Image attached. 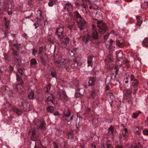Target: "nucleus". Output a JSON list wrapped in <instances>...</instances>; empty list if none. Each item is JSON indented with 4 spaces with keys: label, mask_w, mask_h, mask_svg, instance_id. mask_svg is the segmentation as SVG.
I'll use <instances>...</instances> for the list:
<instances>
[{
    "label": "nucleus",
    "mask_w": 148,
    "mask_h": 148,
    "mask_svg": "<svg viewBox=\"0 0 148 148\" xmlns=\"http://www.w3.org/2000/svg\"><path fill=\"white\" fill-rule=\"evenodd\" d=\"M9 69L11 71H12L14 69L11 66H10L9 67Z\"/></svg>",
    "instance_id": "obj_47"
},
{
    "label": "nucleus",
    "mask_w": 148,
    "mask_h": 148,
    "mask_svg": "<svg viewBox=\"0 0 148 148\" xmlns=\"http://www.w3.org/2000/svg\"><path fill=\"white\" fill-rule=\"evenodd\" d=\"M14 55L17 56L18 54L17 51H15L14 49H12Z\"/></svg>",
    "instance_id": "obj_33"
},
{
    "label": "nucleus",
    "mask_w": 148,
    "mask_h": 148,
    "mask_svg": "<svg viewBox=\"0 0 148 148\" xmlns=\"http://www.w3.org/2000/svg\"><path fill=\"white\" fill-rule=\"evenodd\" d=\"M45 122L43 121H41L39 120L36 121V124L38 128H43L44 127Z\"/></svg>",
    "instance_id": "obj_10"
},
{
    "label": "nucleus",
    "mask_w": 148,
    "mask_h": 148,
    "mask_svg": "<svg viewBox=\"0 0 148 148\" xmlns=\"http://www.w3.org/2000/svg\"><path fill=\"white\" fill-rule=\"evenodd\" d=\"M37 63V61L36 59L33 58L31 59L30 61V64L32 66H34Z\"/></svg>",
    "instance_id": "obj_25"
},
{
    "label": "nucleus",
    "mask_w": 148,
    "mask_h": 148,
    "mask_svg": "<svg viewBox=\"0 0 148 148\" xmlns=\"http://www.w3.org/2000/svg\"><path fill=\"white\" fill-rule=\"evenodd\" d=\"M96 58L92 56H90L88 58L87 63L88 66H92L93 64L95 62Z\"/></svg>",
    "instance_id": "obj_7"
},
{
    "label": "nucleus",
    "mask_w": 148,
    "mask_h": 148,
    "mask_svg": "<svg viewBox=\"0 0 148 148\" xmlns=\"http://www.w3.org/2000/svg\"><path fill=\"white\" fill-rule=\"evenodd\" d=\"M116 43H117L118 44V45L119 47H121V45L123 43V42H120L119 41V40H116Z\"/></svg>",
    "instance_id": "obj_36"
},
{
    "label": "nucleus",
    "mask_w": 148,
    "mask_h": 148,
    "mask_svg": "<svg viewBox=\"0 0 148 148\" xmlns=\"http://www.w3.org/2000/svg\"><path fill=\"white\" fill-rule=\"evenodd\" d=\"M77 50V49L76 48L74 49L73 51L72 50H69V53L70 54V55H71V53H72L73 54L71 55V56H73L75 55V53L76 52Z\"/></svg>",
    "instance_id": "obj_27"
},
{
    "label": "nucleus",
    "mask_w": 148,
    "mask_h": 148,
    "mask_svg": "<svg viewBox=\"0 0 148 148\" xmlns=\"http://www.w3.org/2000/svg\"><path fill=\"white\" fill-rule=\"evenodd\" d=\"M139 113H133L132 115V117L134 118H136L138 116Z\"/></svg>",
    "instance_id": "obj_32"
},
{
    "label": "nucleus",
    "mask_w": 148,
    "mask_h": 148,
    "mask_svg": "<svg viewBox=\"0 0 148 148\" xmlns=\"http://www.w3.org/2000/svg\"><path fill=\"white\" fill-rule=\"evenodd\" d=\"M12 36H14H14H15V35L14 34H12Z\"/></svg>",
    "instance_id": "obj_60"
},
{
    "label": "nucleus",
    "mask_w": 148,
    "mask_h": 148,
    "mask_svg": "<svg viewBox=\"0 0 148 148\" xmlns=\"http://www.w3.org/2000/svg\"><path fill=\"white\" fill-rule=\"evenodd\" d=\"M113 42V40L111 39L110 40V44H111V43L112 42Z\"/></svg>",
    "instance_id": "obj_56"
},
{
    "label": "nucleus",
    "mask_w": 148,
    "mask_h": 148,
    "mask_svg": "<svg viewBox=\"0 0 148 148\" xmlns=\"http://www.w3.org/2000/svg\"><path fill=\"white\" fill-rule=\"evenodd\" d=\"M64 31L63 25H60L56 30V33L58 37V43L62 47H65L67 43L69 42V38L66 36H62Z\"/></svg>",
    "instance_id": "obj_1"
},
{
    "label": "nucleus",
    "mask_w": 148,
    "mask_h": 148,
    "mask_svg": "<svg viewBox=\"0 0 148 148\" xmlns=\"http://www.w3.org/2000/svg\"><path fill=\"white\" fill-rule=\"evenodd\" d=\"M9 21L8 20H6V18H5V25L6 28V29L8 28V26L9 25Z\"/></svg>",
    "instance_id": "obj_30"
},
{
    "label": "nucleus",
    "mask_w": 148,
    "mask_h": 148,
    "mask_svg": "<svg viewBox=\"0 0 148 148\" xmlns=\"http://www.w3.org/2000/svg\"><path fill=\"white\" fill-rule=\"evenodd\" d=\"M143 134L146 135H148V130H143Z\"/></svg>",
    "instance_id": "obj_39"
},
{
    "label": "nucleus",
    "mask_w": 148,
    "mask_h": 148,
    "mask_svg": "<svg viewBox=\"0 0 148 148\" xmlns=\"http://www.w3.org/2000/svg\"><path fill=\"white\" fill-rule=\"evenodd\" d=\"M42 51V47H40L39 49V51L38 52L35 49H34L33 50L32 54L34 56H36L37 54L39 55L41 53Z\"/></svg>",
    "instance_id": "obj_11"
},
{
    "label": "nucleus",
    "mask_w": 148,
    "mask_h": 148,
    "mask_svg": "<svg viewBox=\"0 0 148 148\" xmlns=\"http://www.w3.org/2000/svg\"><path fill=\"white\" fill-rule=\"evenodd\" d=\"M132 86L133 87L134 92L133 93L135 94L136 91L137 90V86L138 84V82L136 79H134V82L132 83Z\"/></svg>",
    "instance_id": "obj_9"
},
{
    "label": "nucleus",
    "mask_w": 148,
    "mask_h": 148,
    "mask_svg": "<svg viewBox=\"0 0 148 148\" xmlns=\"http://www.w3.org/2000/svg\"><path fill=\"white\" fill-rule=\"evenodd\" d=\"M97 25L99 28V32L101 34H103L107 31V27L106 24L102 21H99L97 22Z\"/></svg>",
    "instance_id": "obj_5"
},
{
    "label": "nucleus",
    "mask_w": 148,
    "mask_h": 148,
    "mask_svg": "<svg viewBox=\"0 0 148 148\" xmlns=\"http://www.w3.org/2000/svg\"><path fill=\"white\" fill-rule=\"evenodd\" d=\"M98 91L97 90H93L91 93L90 97L93 99L95 97V96L97 95Z\"/></svg>",
    "instance_id": "obj_17"
},
{
    "label": "nucleus",
    "mask_w": 148,
    "mask_h": 148,
    "mask_svg": "<svg viewBox=\"0 0 148 148\" xmlns=\"http://www.w3.org/2000/svg\"><path fill=\"white\" fill-rule=\"evenodd\" d=\"M74 65L73 64V66L76 67L77 65V61H74Z\"/></svg>",
    "instance_id": "obj_41"
},
{
    "label": "nucleus",
    "mask_w": 148,
    "mask_h": 148,
    "mask_svg": "<svg viewBox=\"0 0 148 148\" xmlns=\"http://www.w3.org/2000/svg\"><path fill=\"white\" fill-rule=\"evenodd\" d=\"M93 30H92V36L89 34L85 36L83 40L85 42H87L89 40H91L93 39H96L98 38V34L96 31L95 30V27L92 25V27Z\"/></svg>",
    "instance_id": "obj_3"
},
{
    "label": "nucleus",
    "mask_w": 148,
    "mask_h": 148,
    "mask_svg": "<svg viewBox=\"0 0 148 148\" xmlns=\"http://www.w3.org/2000/svg\"><path fill=\"white\" fill-rule=\"evenodd\" d=\"M35 130H33L32 132V137L33 138L35 137Z\"/></svg>",
    "instance_id": "obj_40"
},
{
    "label": "nucleus",
    "mask_w": 148,
    "mask_h": 148,
    "mask_svg": "<svg viewBox=\"0 0 148 148\" xmlns=\"http://www.w3.org/2000/svg\"><path fill=\"white\" fill-rule=\"evenodd\" d=\"M13 111L17 114L19 115L21 113V111L16 108H14L13 109Z\"/></svg>",
    "instance_id": "obj_19"
},
{
    "label": "nucleus",
    "mask_w": 148,
    "mask_h": 148,
    "mask_svg": "<svg viewBox=\"0 0 148 148\" xmlns=\"http://www.w3.org/2000/svg\"><path fill=\"white\" fill-rule=\"evenodd\" d=\"M127 130L126 128L124 129L123 131L122 132L123 135V136L126 137L127 136Z\"/></svg>",
    "instance_id": "obj_31"
},
{
    "label": "nucleus",
    "mask_w": 148,
    "mask_h": 148,
    "mask_svg": "<svg viewBox=\"0 0 148 148\" xmlns=\"http://www.w3.org/2000/svg\"><path fill=\"white\" fill-rule=\"evenodd\" d=\"M146 123L148 125V117L147 118V119L146 121Z\"/></svg>",
    "instance_id": "obj_54"
},
{
    "label": "nucleus",
    "mask_w": 148,
    "mask_h": 148,
    "mask_svg": "<svg viewBox=\"0 0 148 148\" xmlns=\"http://www.w3.org/2000/svg\"><path fill=\"white\" fill-rule=\"evenodd\" d=\"M42 12L41 10L38 9V10L36 11V14L38 17L36 18V19L38 21L42 20L44 19V18L42 16Z\"/></svg>",
    "instance_id": "obj_8"
},
{
    "label": "nucleus",
    "mask_w": 148,
    "mask_h": 148,
    "mask_svg": "<svg viewBox=\"0 0 148 148\" xmlns=\"http://www.w3.org/2000/svg\"><path fill=\"white\" fill-rule=\"evenodd\" d=\"M15 89L16 90H18V88L17 87H16L15 88Z\"/></svg>",
    "instance_id": "obj_64"
},
{
    "label": "nucleus",
    "mask_w": 148,
    "mask_h": 148,
    "mask_svg": "<svg viewBox=\"0 0 148 148\" xmlns=\"http://www.w3.org/2000/svg\"><path fill=\"white\" fill-rule=\"evenodd\" d=\"M125 1L128 2H131L133 0H125Z\"/></svg>",
    "instance_id": "obj_53"
},
{
    "label": "nucleus",
    "mask_w": 148,
    "mask_h": 148,
    "mask_svg": "<svg viewBox=\"0 0 148 148\" xmlns=\"http://www.w3.org/2000/svg\"><path fill=\"white\" fill-rule=\"evenodd\" d=\"M134 75H131L130 76V79H131V81H134Z\"/></svg>",
    "instance_id": "obj_43"
},
{
    "label": "nucleus",
    "mask_w": 148,
    "mask_h": 148,
    "mask_svg": "<svg viewBox=\"0 0 148 148\" xmlns=\"http://www.w3.org/2000/svg\"><path fill=\"white\" fill-rule=\"evenodd\" d=\"M67 123H68L70 121L69 120V121H68L67 120H66Z\"/></svg>",
    "instance_id": "obj_61"
},
{
    "label": "nucleus",
    "mask_w": 148,
    "mask_h": 148,
    "mask_svg": "<svg viewBox=\"0 0 148 148\" xmlns=\"http://www.w3.org/2000/svg\"><path fill=\"white\" fill-rule=\"evenodd\" d=\"M133 131L136 134L140 135L141 134V130L138 128L136 127L134 128Z\"/></svg>",
    "instance_id": "obj_16"
},
{
    "label": "nucleus",
    "mask_w": 148,
    "mask_h": 148,
    "mask_svg": "<svg viewBox=\"0 0 148 148\" xmlns=\"http://www.w3.org/2000/svg\"><path fill=\"white\" fill-rule=\"evenodd\" d=\"M95 81V79L94 78H90L88 81V84L89 86H91L94 84Z\"/></svg>",
    "instance_id": "obj_20"
},
{
    "label": "nucleus",
    "mask_w": 148,
    "mask_h": 148,
    "mask_svg": "<svg viewBox=\"0 0 148 148\" xmlns=\"http://www.w3.org/2000/svg\"><path fill=\"white\" fill-rule=\"evenodd\" d=\"M81 89H78L77 91L75 93V97L76 98H77L78 97L81 98L82 96V93H81L79 92L80 90Z\"/></svg>",
    "instance_id": "obj_15"
},
{
    "label": "nucleus",
    "mask_w": 148,
    "mask_h": 148,
    "mask_svg": "<svg viewBox=\"0 0 148 148\" xmlns=\"http://www.w3.org/2000/svg\"><path fill=\"white\" fill-rule=\"evenodd\" d=\"M110 52H112L114 51L115 50V47L113 46L111 44H110L109 45L108 47Z\"/></svg>",
    "instance_id": "obj_23"
},
{
    "label": "nucleus",
    "mask_w": 148,
    "mask_h": 148,
    "mask_svg": "<svg viewBox=\"0 0 148 148\" xmlns=\"http://www.w3.org/2000/svg\"><path fill=\"white\" fill-rule=\"evenodd\" d=\"M51 75L53 77H56V73L55 71L51 72Z\"/></svg>",
    "instance_id": "obj_37"
},
{
    "label": "nucleus",
    "mask_w": 148,
    "mask_h": 148,
    "mask_svg": "<svg viewBox=\"0 0 148 148\" xmlns=\"http://www.w3.org/2000/svg\"><path fill=\"white\" fill-rule=\"evenodd\" d=\"M136 18L137 20L136 25L138 26H140L142 23V18L140 16L136 17Z\"/></svg>",
    "instance_id": "obj_14"
},
{
    "label": "nucleus",
    "mask_w": 148,
    "mask_h": 148,
    "mask_svg": "<svg viewBox=\"0 0 148 148\" xmlns=\"http://www.w3.org/2000/svg\"><path fill=\"white\" fill-rule=\"evenodd\" d=\"M143 46L146 48L148 47V38H145L143 41Z\"/></svg>",
    "instance_id": "obj_22"
},
{
    "label": "nucleus",
    "mask_w": 148,
    "mask_h": 148,
    "mask_svg": "<svg viewBox=\"0 0 148 148\" xmlns=\"http://www.w3.org/2000/svg\"><path fill=\"white\" fill-rule=\"evenodd\" d=\"M16 80L17 81L21 83L22 82V80L21 79L20 77H19L18 75H16Z\"/></svg>",
    "instance_id": "obj_35"
},
{
    "label": "nucleus",
    "mask_w": 148,
    "mask_h": 148,
    "mask_svg": "<svg viewBox=\"0 0 148 148\" xmlns=\"http://www.w3.org/2000/svg\"><path fill=\"white\" fill-rule=\"evenodd\" d=\"M73 119V116H72L71 117V119L72 120Z\"/></svg>",
    "instance_id": "obj_63"
},
{
    "label": "nucleus",
    "mask_w": 148,
    "mask_h": 148,
    "mask_svg": "<svg viewBox=\"0 0 148 148\" xmlns=\"http://www.w3.org/2000/svg\"><path fill=\"white\" fill-rule=\"evenodd\" d=\"M54 148H58V146L56 144H55L54 146Z\"/></svg>",
    "instance_id": "obj_51"
},
{
    "label": "nucleus",
    "mask_w": 148,
    "mask_h": 148,
    "mask_svg": "<svg viewBox=\"0 0 148 148\" xmlns=\"http://www.w3.org/2000/svg\"><path fill=\"white\" fill-rule=\"evenodd\" d=\"M82 5L85 9H86V6L84 4Z\"/></svg>",
    "instance_id": "obj_57"
},
{
    "label": "nucleus",
    "mask_w": 148,
    "mask_h": 148,
    "mask_svg": "<svg viewBox=\"0 0 148 148\" xmlns=\"http://www.w3.org/2000/svg\"><path fill=\"white\" fill-rule=\"evenodd\" d=\"M73 132V131H71L70 132V134H69V135L71 136V134Z\"/></svg>",
    "instance_id": "obj_59"
},
{
    "label": "nucleus",
    "mask_w": 148,
    "mask_h": 148,
    "mask_svg": "<svg viewBox=\"0 0 148 148\" xmlns=\"http://www.w3.org/2000/svg\"><path fill=\"white\" fill-rule=\"evenodd\" d=\"M54 99V97L52 94H50L47 97V101H51L52 103H53V100Z\"/></svg>",
    "instance_id": "obj_13"
},
{
    "label": "nucleus",
    "mask_w": 148,
    "mask_h": 148,
    "mask_svg": "<svg viewBox=\"0 0 148 148\" xmlns=\"http://www.w3.org/2000/svg\"><path fill=\"white\" fill-rule=\"evenodd\" d=\"M56 66L60 68H64L68 66L71 64V62L68 60H62L55 62Z\"/></svg>",
    "instance_id": "obj_4"
},
{
    "label": "nucleus",
    "mask_w": 148,
    "mask_h": 148,
    "mask_svg": "<svg viewBox=\"0 0 148 148\" xmlns=\"http://www.w3.org/2000/svg\"><path fill=\"white\" fill-rule=\"evenodd\" d=\"M140 113H141V112L140 111H139L138 112H137V113H139V114Z\"/></svg>",
    "instance_id": "obj_62"
},
{
    "label": "nucleus",
    "mask_w": 148,
    "mask_h": 148,
    "mask_svg": "<svg viewBox=\"0 0 148 148\" xmlns=\"http://www.w3.org/2000/svg\"><path fill=\"white\" fill-rule=\"evenodd\" d=\"M124 81H125V84H127L129 82V81L128 80H126V81L124 80Z\"/></svg>",
    "instance_id": "obj_52"
},
{
    "label": "nucleus",
    "mask_w": 148,
    "mask_h": 148,
    "mask_svg": "<svg viewBox=\"0 0 148 148\" xmlns=\"http://www.w3.org/2000/svg\"><path fill=\"white\" fill-rule=\"evenodd\" d=\"M34 25L35 27V29H36L39 26V25L38 23H34Z\"/></svg>",
    "instance_id": "obj_42"
},
{
    "label": "nucleus",
    "mask_w": 148,
    "mask_h": 148,
    "mask_svg": "<svg viewBox=\"0 0 148 148\" xmlns=\"http://www.w3.org/2000/svg\"><path fill=\"white\" fill-rule=\"evenodd\" d=\"M51 87V86L50 84L48 85L47 87V92H49V91L50 90V88Z\"/></svg>",
    "instance_id": "obj_38"
},
{
    "label": "nucleus",
    "mask_w": 148,
    "mask_h": 148,
    "mask_svg": "<svg viewBox=\"0 0 148 148\" xmlns=\"http://www.w3.org/2000/svg\"><path fill=\"white\" fill-rule=\"evenodd\" d=\"M34 96V92L31 91L28 95V97L30 99H32L33 98Z\"/></svg>",
    "instance_id": "obj_26"
},
{
    "label": "nucleus",
    "mask_w": 148,
    "mask_h": 148,
    "mask_svg": "<svg viewBox=\"0 0 148 148\" xmlns=\"http://www.w3.org/2000/svg\"><path fill=\"white\" fill-rule=\"evenodd\" d=\"M114 131V127L112 126H111L109 128L108 131V134L110 135L113 134Z\"/></svg>",
    "instance_id": "obj_21"
},
{
    "label": "nucleus",
    "mask_w": 148,
    "mask_h": 148,
    "mask_svg": "<svg viewBox=\"0 0 148 148\" xmlns=\"http://www.w3.org/2000/svg\"><path fill=\"white\" fill-rule=\"evenodd\" d=\"M107 148H113L112 146L110 144H107Z\"/></svg>",
    "instance_id": "obj_45"
},
{
    "label": "nucleus",
    "mask_w": 148,
    "mask_h": 148,
    "mask_svg": "<svg viewBox=\"0 0 148 148\" xmlns=\"http://www.w3.org/2000/svg\"><path fill=\"white\" fill-rule=\"evenodd\" d=\"M70 114L71 112L69 110L68 108L66 109L64 112V115L66 117H67L70 115Z\"/></svg>",
    "instance_id": "obj_18"
},
{
    "label": "nucleus",
    "mask_w": 148,
    "mask_h": 148,
    "mask_svg": "<svg viewBox=\"0 0 148 148\" xmlns=\"http://www.w3.org/2000/svg\"><path fill=\"white\" fill-rule=\"evenodd\" d=\"M54 108L53 106H49L47 108V112H52L54 110Z\"/></svg>",
    "instance_id": "obj_28"
},
{
    "label": "nucleus",
    "mask_w": 148,
    "mask_h": 148,
    "mask_svg": "<svg viewBox=\"0 0 148 148\" xmlns=\"http://www.w3.org/2000/svg\"><path fill=\"white\" fill-rule=\"evenodd\" d=\"M129 79V78L128 77H127L125 78L124 79V80H128Z\"/></svg>",
    "instance_id": "obj_55"
},
{
    "label": "nucleus",
    "mask_w": 148,
    "mask_h": 148,
    "mask_svg": "<svg viewBox=\"0 0 148 148\" xmlns=\"http://www.w3.org/2000/svg\"><path fill=\"white\" fill-rule=\"evenodd\" d=\"M109 36L108 34H107L104 36V39L105 40H106L108 38Z\"/></svg>",
    "instance_id": "obj_44"
},
{
    "label": "nucleus",
    "mask_w": 148,
    "mask_h": 148,
    "mask_svg": "<svg viewBox=\"0 0 148 148\" xmlns=\"http://www.w3.org/2000/svg\"><path fill=\"white\" fill-rule=\"evenodd\" d=\"M92 148H96V147L95 146H94L93 147V145H92Z\"/></svg>",
    "instance_id": "obj_58"
},
{
    "label": "nucleus",
    "mask_w": 148,
    "mask_h": 148,
    "mask_svg": "<svg viewBox=\"0 0 148 148\" xmlns=\"http://www.w3.org/2000/svg\"><path fill=\"white\" fill-rule=\"evenodd\" d=\"M90 111V109L88 108H86L85 112L87 113L89 112Z\"/></svg>",
    "instance_id": "obj_48"
},
{
    "label": "nucleus",
    "mask_w": 148,
    "mask_h": 148,
    "mask_svg": "<svg viewBox=\"0 0 148 148\" xmlns=\"http://www.w3.org/2000/svg\"><path fill=\"white\" fill-rule=\"evenodd\" d=\"M54 114L56 116H58L60 115V114L59 112H55V113Z\"/></svg>",
    "instance_id": "obj_46"
},
{
    "label": "nucleus",
    "mask_w": 148,
    "mask_h": 148,
    "mask_svg": "<svg viewBox=\"0 0 148 148\" xmlns=\"http://www.w3.org/2000/svg\"><path fill=\"white\" fill-rule=\"evenodd\" d=\"M59 97L60 99L64 102L68 100V97L66 96L65 92L63 90L59 92Z\"/></svg>",
    "instance_id": "obj_6"
},
{
    "label": "nucleus",
    "mask_w": 148,
    "mask_h": 148,
    "mask_svg": "<svg viewBox=\"0 0 148 148\" xmlns=\"http://www.w3.org/2000/svg\"><path fill=\"white\" fill-rule=\"evenodd\" d=\"M125 92H126L125 95L127 96L131 95L132 93V91L130 89H127L125 90Z\"/></svg>",
    "instance_id": "obj_24"
},
{
    "label": "nucleus",
    "mask_w": 148,
    "mask_h": 148,
    "mask_svg": "<svg viewBox=\"0 0 148 148\" xmlns=\"http://www.w3.org/2000/svg\"><path fill=\"white\" fill-rule=\"evenodd\" d=\"M73 6L72 4L70 3H67L65 4V6L64 7V9L66 10H70L71 9H72Z\"/></svg>",
    "instance_id": "obj_12"
},
{
    "label": "nucleus",
    "mask_w": 148,
    "mask_h": 148,
    "mask_svg": "<svg viewBox=\"0 0 148 148\" xmlns=\"http://www.w3.org/2000/svg\"><path fill=\"white\" fill-rule=\"evenodd\" d=\"M54 3V2L51 0L48 3L49 6L51 7L53 6Z\"/></svg>",
    "instance_id": "obj_34"
},
{
    "label": "nucleus",
    "mask_w": 148,
    "mask_h": 148,
    "mask_svg": "<svg viewBox=\"0 0 148 148\" xmlns=\"http://www.w3.org/2000/svg\"><path fill=\"white\" fill-rule=\"evenodd\" d=\"M108 96L112 100L114 98L113 94L112 92H108L107 94Z\"/></svg>",
    "instance_id": "obj_29"
},
{
    "label": "nucleus",
    "mask_w": 148,
    "mask_h": 148,
    "mask_svg": "<svg viewBox=\"0 0 148 148\" xmlns=\"http://www.w3.org/2000/svg\"><path fill=\"white\" fill-rule=\"evenodd\" d=\"M116 148H123L121 146H120L119 145H117L116 147Z\"/></svg>",
    "instance_id": "obj_50"
},
{
    "label": "nucleus",
    "mask_w": 148,
    "mask_h": 148,
    "mask_svg": "<svg viewBox=\"0 0 148 148\" xmlns=\"http://www.w3.org/2000/svg\"><path fill=\"white\" fill-rule=\"evenodd\" d=\"M32 16V15L31 14L29 16L25 17V18L26 19L29 18H30Z\"/></svg>",
    "instance_id": "obj_49"
},
{
    "label": "nucleus",
    "mask_w": 148,
    "mask_h": 148,
    "mask_svg": "<svg viewBox=\"0 0 148 148\" xmlns=\"http://www.w3.org/2000/svg\"><path fill=\"white\" fill-rule=\"evenodd\" d=\"M74 15L76 18L75 20L78 24L79 28L81 30L83 29L86 23V22L82 18L77 12L75 11L74 12Z\"/></svg>",
    "instance_id": "obj_2"
}]
</instances>
